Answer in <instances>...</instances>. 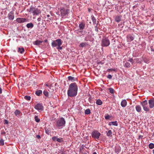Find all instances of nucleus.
Here are the masks:
<instances>
[{"label": "nucleus", "instance_id": "nucleus-21", "mask_svg": "<svg viewBox=\"0 0 154 154\" xmlns=\"http://www.w3.org/2000/svg\"><path fill=\"white\" fill-rule=\"evenodd\" d=\"M28 28H32L34 26V25L32 23H27L26 25Z\"/></svg>", "mask_w": 154, "mask_h": 154}, {"label": "nucleus", "instance_id": "nucleus-7", "mask_svg": "<svg viewBox=\"0 0 154 154\" xmlns=\"http://www.w3.org/2000/svg\"><path fill=\"white\" fill-rule=\"evenodd\" d=\"M100 133L97 131H93L91 134L92 137L95 139H98L100 136Z\"/></svg>", "mask_w": 154, "mask_h": 154}, {"label": "nucleus", "instance_id": "nucleus-61", "mask_svg": "<svg viewBox=\"0 0 154 154\" xmlns=\"http://www.w3.org/2000/svg\"><path fill=\"white\" fill-rule=\"evenodd\" d=\"M83 154H87L86 153H84Z\"/></svg>", "mask_w": 154, "mask_h": 154}, {"label": "nucleus", "instance_id": "nucleus-62", "mask_svg": "<svg viewBox=\"0 0 154 154\" xmlns=\"http://www.w3.org/2000/svg\"><path fill=\"white\" fill-rule=\"evenodd\" d=\"M25 96L26 97V96H27V95H26V96Z\"/></svg>", "mask_w": 154, "mask_h": 154}, {"label": "nucleus", "instance_id": "nucleus-9", "mask_svg": "<svg viewBox=\"0 0 154 154\" xmlns=\"http://www.w3.org/2000/svg\"><path fill=\"white\" fill-rule=\"evenodd\" d=\"M69 11V9H65L64 8H61L60 10L61 16H66V15L68 14Z\"/></svg>", "mask_w": 154, "mask_h": 154}, {"label": "nucleus", "instance_id": "nucleus-51", "mask_svg": "<svg viewBox=\"0 0 154 154\" xmlns=\"http://www.w3.org/2000/svg\"><path fill=\"white\" fill-rule=\"evenodd\" d=\"M41 20V18L40 17H39L37 19V20L38 21H40Z\"/></svg>", "mask_w": 154, "mask_h": 154}, {"label": "nucleus", "instance_id": "nucleus-26", "mask_svg": "<svg viewBox=\"0 0 154 154\" xmlns=\"http://www.w3.org/2000/svg\"><path fill=\"white\" fill-rule=\"evenodd\" d=\"M86 45L87 44L85 42H82L79 44V48H83L85 47Z\"/></svg>", "mask_w": 154, "mask_h": 154}, {"label": "nucleus", "instance_id": "nucleus-12", "mask_svg": "<svg viewBox=\"0 0 154 154\" xmlns=\"http://www.w3.org/2000/svg\"><path fill=\"white\" fill-rule=\"evenodd\" d=\"M85 24L82 22H81L79 24V28L81 30L80 31V32H83V30L85 29Z\"/></svg>", "mask_w": 154, "mask_h": 154}, {"label": "nucleus", "instance_id": "nucleus-27", "mask_svg": "<svg viewBox=\"0 0 154 154\" xmlns=\"http://www.w3.org/2000/svg\"><path fill=\"white\" fill-rule=\"evenodd\" d=\"M109 125H115V126H117L118 124L117 122L116 121L115 122H109Z\"/></svg>", "mask_w": 154, "mask_h": 154}, {"label": "nucleus", "instance_id": "nucleus-36", "mask_svg": "<svg viewBox=\"0 0 154 154\" xmlns=\"http://www.w3.org/2000/svg\"><path fill=\"white\" fill-rule=\"evenodd\" d=\"M35 121L37 122H39L40 121V119H39L38 117L36 116H35Z\"/></svg>", "mask_w": 154, "mask_h": 154}, {"label": "nucleus", "instance_id": "nucleus-11", "mask_svg": "<svg viewBox=\"0 0 154 154\" xmlns=\"http://www.w3.org/2000/svg\"><path fill=\"white\" fill-rule=\"evenodd\" d=\"M16 21L19 23H21L26 22L27 19L24 18H17L16 19Z\"/></svg>", "mask_w": 154, "mask_h": 154}, {"label": "nucleus", "instance_id": "nucleus-29", "mask_svg": "<svg viewBox=\"0 0 154 154\" xmlns=\"http://www.w3.org/2000/svg\"><path fill=\"white\" fill-rule=\"evenodd\" d=\"M112 133L111 130H109L107 133V135L109 137H110L112 136Z\"/></svg>", "mask_w": 154, "mask_h": 154}, {"label": "nucleus", "instance_id": "nucleus-19", "mask_svg": "<svg viewBox=\"0 0 154 154\" xmlns=\"http://www.w3.org/2000/svg\"><path fill=\"white\" fill-rule=\"evenodd\" d=\"M127 103L126 100H123L121 103V105L122 107H125L126 106Z\"/></svg>", "mask_w": 154, "mask_h": 154}, {"label": "nucleus", "instance_id": "nucleus-28", "mask_svg": "<svg viewBox=\"0 0 154 154\" xmlns=\"http://www.w3.org/2000/svg\"><path fill=\"white\" fill-rule=\"evenodd\" d=\"M96 103L99 105H101L103 103L102 101L100 99H98L96 100Z\"/></svg>", "mask_w": 154, "mask_h": 154}, {"label": "nucleus", "instance_id": "nucleus-14", "mask_svg": "<svg viewBox=\"0 0 154 154\" xmlns=\"http://www.w3.org/2000/svg\"><path fill=\"white\" fill-rule=\"evenodd\" d=\"M148 103L150 108H152L154 107V99H150L149 100Z\"/></svg>", "mask_w": 154, "mask_h": 154}, {"label": "nucleus", "instance_id": "nucleus-24", "mask_svg": "<svg viewBox=\"0 0 154 154\" xmlns=\"http://www.w3.org/2000/svg\"><path fill=\"white\" fill-rule=\"evenodd\" d=\"M24 49L23 48H18V51L21 54L23 53L24 52Z\"/></svg>", "mask_w": 154, "mask_h": 154}, {"label": "nucleus", "instance_id": "nucleus-60", "mask_svg": "<svg viewBox=\"0 0 154 154\" xmlns=\"http://www.w3.org/2000/svg\"><path fill=\"white\" fill-rule=\"evenodd\" d=\"M61 154H64V153H61Z\"/></svg>", "mask_w": 154, "mask_h": 154}, {"label": "nucleus", "instance_id": "nucleus-13", "mask_svg": "<svg viewBox=\"0 0 154 154\" xmlns=\"http://www.w3.org/2000/svg\"><path fill=\"white\" fill-rule=\"evenodd\" d=\"M8 17L10 20H13L14 18V16L13 11H11L8 14Z\"/></svg>", "mask_w": 154, "mask_h": 154}, {"label": "nucleus", "instance_id": "nucleus-37", "mask_svg": "<svg viewBox=\"0 0 154 154\" xmlns=\"http://www.w3.org/2000/svg\"><path fill=\"white\" fill-rule=\"evenodd\" d=\"M61 45H59L58 47H56V48L58 50V51H59L60 50H61L63 49V46L61 47L60 46Z\"/></svg>", "mask_w": 154, "mask_h": 154}, {"label": "nucleus", "instance_id": "nucleus-50", "mask_svg": "<svg viewBox=\"0 0 154 154\" xmlns=\"http://www.w3.org/2000/svg\"><path fill=\"white\" fill-rule=\"evenodd\" d=\"M36 137L38 139H40L41 138V137L39 135H37Z\"/></svg>", "mask_w": 154, "mask_h": 154}, {"label": "nucleus", "instance_id": "nucleus-42", "mask_svg": "<svg viewBox=\"0 0 154 154\" xmlns=\"http://www.w3.org/2000/svg\"><path fill=\"white\" fill-rule=\"evenodd\" d=\"M44 86H46L47 88H48V89H51V85H49L48 84H45Z\"/></svg>", "mask_w": 154, "mask_h": 154}, {"label": "nucleus", "instance_id": "nucleus-48", "mask_svg": "<svg viewBox=\"0 0 154 154\" xmlns=\"http://www.w3.org/2000/svg\"><path fill=\"white\" fill-rule=\"evenodd\" d=\"M8 122L7 120L6 119H5L4 120V124H8Z\"/></svg>", "mask_w": 154, "mask_h": 154}, {"label": "nucleus", "instance_id": "nucleus-59", "mask_svg": "<svg viewBox=\"0 0 154 154\" xmlns=\"http://www.w3.org/2000/svg\"><path fill=\"white\" fill-rule=\"evenodd\" d=\"M153 153L154 154V149L153 150Z\"/></svg>", "mask_w": 154, "mask_h": 154}, {"label": "nucleus", "instance_id": "nucleus-47", "mask_svg": "<svg viewBox=\"0 0 154 154\" xmlns=\"http://www.w3.org/2000/svg\"><path fill=\"white\" fill-rule=\"evenodd\" d=\"M128 61H130L132 63H133V60L132 58H129V59L128 60Z\"/></svg>", "mask_w": 154, "mask_h": 154}, {"label": "nucleus", "instance_id": "nucleus-15", "mask_svg": "<svg viewBox=\"0 0 154 154\" xmlns=\"http://www.w3.org/2000/svg\"><path fill=\"white\" fill-rule=\"evenodd\" d=\"M127 40H128V41L129 42H130L132 41L134 39V37L130 35H128L127 36Z\"/></svg>", "mask_w": 154, "mask_h": 154}, {"label": "nucleus", "instance_id": "nucleus-4", "mask_svg": "<svg viewBox=\"0 0 154 154\" xmlns=\"http://www.w3.org/2000/svg\"><path fill=\"white\" fill-rule=\"evenodd\" d=\"M110 44L109 40L107 37H104L102 39L101 43L102 46L107 47L110 45Z\"/></svg>", "mask_w": 154, "mask_h": 154}, {"label": "nucleus", "instance_id": "nucleus-49", "mask_svg": "<svg viewBox=\"0 0 154 154\" xmlns=\"http://www.w3.org/2000/svg\"><path fill=\"white\" fill-rule=\"evenodd\" d=\"M107 78L109 79H111L112 78V76L111 75H109L107 76Z\"/></svg>", "mask_w": 154, "mask_h": 154}, {"label": "nucleus", "instance_id": "nucleus-17", "mask_svg": "<svg viewBox=\"0 0 154 154\" xmlns=\"http://www.w3.org/2000/svg\"><path fill=\"white\" fill-rule=\"evenodd\" d=\"M14 114L15 116L18 117L20 115L22 114V113L20 110L17 109L14 112Z\"/></svg>", "mask_w": 154, "mask_h": 154}, {"label": "nucleus", "instance_id": "nucleus-58", "mask_svg": "<svg viewBox=\"0 0 154 154\" xmlns=\"http://www.w3.org/2000/svg\"><path fill=\"white\" fill-rule=\"evenodd\" d=\"M91 97H90L89 98V99H91Z\"/></svg>", "mask_w": 154, "mask_h": 154}, {"label": "nucleus", "instance_id": "nucleus-33", "mask_svg": "<svg viewBox=\"0 0 154 154\" xmlns=\"http://www.w3.org/2000/svg\"><path fill=\"white\" fill-rule=\"evenodd\" d=\"M141 103L142 106H146V105L147 104V102L146 100H145L142 102Z\"/></svg>", "mask_w": 154, "mask_h": 154}, {"label": "nucleus", "instance_id": "nucleus-52", "mask_svg": "<svg viewBox=\"0 0 154 154\" xmlns=\"http://www.w3.org/2000/svg\"><path fill=\"white\" fill-rule=\"evenodd\" d=\"M6 134V132L4 131H2L1 133V134Z\"/></svg>", "mask_w": 154, "mask_h": 154}, {"label": "nucleus", "instance_id": "nucleus-3", "mask_svg": "<svg viewBox=\"0 0 154 154\" xmlns=\"http://www.w3.org/2000/svg\"><path fill=\"white\" fill-rule=\"evenodd\" d=\"M29 12L31 13H32L33 16L38 15L41 12L40 10L38 9V8H35L32 7L30 8Z\"/></svg>", "mask_w": 154, "mask_h": 154}, {"label": "nucleus", "instance_id": "nucleus-46", "mask_svg": "<svg viewBox=\"0 0 154 154\" xmlns=\"http://www.w3.org/2000/svg\"><path fill=\"white\" fill-rule=\"evenodd\" d=\"M24 97L25 99L26 100H29L31 99V97Z\"/></svg>", "mask_w": 154, "mask_h": 154}, {"label": "nucleus", "instance_id": "nucleus-30", "mask_svg": "<svg viewBox=\"0 0 154 154\" xmlns=\"http://www.w3.org/2000/svg\"><path fill=\"white\" fill-rule=\"evenodd\" d=\"M142 106L143 107V109L144 111L147 112H148L149 111V108L146 106Z\"/></svg>", "mask_w": 154, "mask_h": 154}, {"label": "nucleus", "instance_id": "nucleus-45", "mask_svg": "<svg viewBox=\"0 0 154 154\" xmlns=\"http://www.w3.org/2000/svg\"><path fill=\"white\" fill-rule=\"evenodd\" d=\"M57 137L56 136H54V137H52V140L54 141H55L56 140H57Z\"/></svg>", "mask_w": 154, "mask_h": 154}, {"label": "nucleus", "instance_id": "nucleus-57", "mask_svg": "<svg viewBox=\"0 0 154 154\" xmlns=\"http://www.w3.org/2000/svg\"><path fill=\"white\" fill-rule=\"evenodd\" d=\"M84 33H87V32H86V31H84Z\"/></svg>", "mask_w": 154, "mask_h": 154}, {"label": "nucleus", "instance_id": "nucleus-34", "mask_svg": "<svg viewBox=\"0 0 154 154\" xmlns=\"http://www.w3.org/2000/svg\"><path fill=\"white\" fill-rule=\"evenodd\" d=\"M149 148L150 149H152L154 148V144L153 143H151L149 145Z\"/></svg>", "mask_w": 154, "mask_h": 154}, {"label": "nucleus", "instance_id": "nucleus-32", "mask_svg": "<svg viewBox=\"0 0 154 154\" xmlns=\"http://www.w3.org/2000/svg\"><path fill=\"white\" fill-rule=\"evenodd\" d=\"M124 66L126 67L129 68L131 66V65L128 62H126L125 63Z\"/></svg>", "mask_w": 154, "mask_h": 154}, {"label": "nucleus", "instance_id": "nucleus-16", "mask_svg": "<svg viewBox=\"0 0 154 154\" xmlns=\"http://www.w3.org/2000/svg\"><path fill=\"white\" fill-rule=\"evenodd\" d=\"M42 91L40 90H37L35 91V94L36 95L40 96L42 94Z\"/></svg>", "mask_w": 154, "mask_h": 154}, {"label": "nucleus", "instance_id": "nucleus-39", "mask_svg": "<svg viewBox=\"0 0 154 154\" xmlns=\"http://www.w3.org/2000/svg\"><path fill=\"white\" fill-rule=\"evenodd\" d=\"M112 71H116V69H108L107 70V72H110Z\"/></svg>", "mask_w": 154, "mask_h": 154}, {"label": "nucleus", "instance_id": "nucleus-40", "mask_svg": "<svg viewBox=\"0 0 154 154\" xmlns=\"http://www.w3.org/2000/svg\"><path fill=\"white\" fill-rule=\"evenodd\" d=\"M0 144L2 146H3L4 145V141L3 139H1L0 140Z\"/></svg>", "mask_w": 154, "mask_h": 154}, {"label": "nucleus", "instance_id": "nucleus-53", "mask_svg": "<svg viewBox=\"0 0 154 154\" xmlns=\"http://www.w3.org/2000/svg\"><path fill=\"white\" fill-rule=\"evenodd\" d=\"M143 137V136L141 135H140L139 136V138H141L142 139Z\"/></svg>", "mask_w": 154, "mask_h": 154}, {"label": "nucleus", "instance_id": "nucleus-25", "mask_svg": "<svg viewBox=\"0 0 154 154\" xmlns=\"http://www.w3.org/2000/svg\"><path fill=\"white\" fill-rule=\"evenodd\" d=\"M121 17L120 16H117L116 17L115 21L117 23H119L121 20Z\"/></svg>", "mask_w": 154, "mask_h": 154}, {"label": "nucleus", "instance_id": "nucleus-35", "mask_svg": "<svg viewBox=\"0 0 154 154\" xmlns=\"http://www.w3.org/2000/svg\"><path fill=\"white\" fill-rule=\"evenodd\" d=\"M109 92L112 94L114 93V90L112 88H109Z\"/></svg>", "mask_w": 154, "mask_h": 154}, {"label": "nucleus", "instance_id": "nucleus-44", "mask_svg": "<svg viewBox=\"0 0 154 154\" xmlns=\"http://www.w3.org/2000/svg\"><path fill=\"white\" fill-rule=\"evenodd\" d=\"M45 131L46 133L48 135H49L50 133V131L48 129H46Z\"/></svg>", "mask_w": 154, "mask_h": 154}, {"label": "nucleus", "instance_id": "nucleus-54", "mask_svg": "<svg viewBox=\"0 0 154 154\" xmlns=\"http://www.w3.org/2000/svg\"><path fill=\"white\" fill-rule=\"evenodd\" d=\"M44 41L45 42H48V40L47 39H46Z\"/></svg>", "mask_w": 154, "mask_h": 154}, {"label": "nucleus", "instance_id": "nucleus-41", "mask_svg": "<svg viewBox=\"0 0 154 154\" xmlns=\"http://www.w3.org/2000/svg\"><path fill=\"white\" fill-rule=\"evenodd\" d=\"M90 36L89 35H87L85 38V41H88L89 40Z\"/></svg>", "mask_w": 154, "mask_h": 154}, {"label": "nucleus", "instance_id": "nucleus-10", "mask_svg": "<svg viewBox=\"0 0 154 154\" xmlns=\"http://www.w3.org/2000/svg\"><path fill=\"white\" fill-rule=\"evenodd\" d=\"M35 108L38 111H43L44 110V107L42 103H38L35 106Z\"/></svg>", "mask_w": 154, "mask_h": 154}, {"label": "nucleus", "instance_id": "nucleus-20", "mask_svg": "<svg viewBox=\"0 0 154 154\" xmlns=\"http://www.w3.org/2000/svg\"><path fill=\"white\" fill-rule=\"evenodd\" d=\"M43 42V41L37 40L33 42V44L36 45H38Z\"/></svg>", "mask_w": 154, "mask_h": 154}, {"label": "nucleus", "instance_id": "nucleus-8", "mask_svg": "<svg viewBox=\"0 0 154 154\" xmlns=\"http://www.w3.org/2000/svg\"><path fill=\"white\" fill-rule=\"evenodd\" d=\"M91 20L93 22V25H96L95 26V30L97 32H98V28L97 26L98 23H97V20L93 15H92L91 17Z\"/></svg>", "mask_w": 154, "mask_h": 154}, {"label": "nucleus", "instance_id": "nucleus-55", "mask_svg": "<svg viewBox=\"0 0 154 154\" xmlns=\"http://www.w3.org/2000/svg\"><path fill=\"white\" fill-rule=\"evenodd\" d=\"M47 16L48 17H50V15H47Z\"/></svg>", "mask_w": 154, "mask_h": 154}, {"label": "nucleus", "instance_id": "nucleus-31", "mask_svg": "<svg viewBox=\"0 0 154 154\" xmlns=\"http://www.w3.org/2000/svg\"><path fill=\"white\" fill-rule=\"evenodd\" d=\"M85 114H89L91 113V111L90 109H86L85 112Z\"/></svg>", "mask_w": 154, "mask_h": 154}, {"label": "nucleus", "instance_id": "nucleus-38", "mask_svg": "<svg viewBox=\"0 0 154 154\" xmlns=\"http://www.w3.org/2000/svg\"><path fill=\"white\" fill-rule=\"evenodd\" d=\"M57 141L59 143H61L63 142V138H57Z\"/></svg>", "mask_w": 154, "mask_h": 154}, {"label": "nucleus", "instance_id": "nucleus-2", "mask_svg": "<svg viewBox=\"0 0 154 154\" xmlns=\"http://www.w3.org/2000/svg\"><path fill=\"white\" fill-rule=\"evenodd\" d=\"M66 121L63 118H61L57 120L56 123V125L57 127H62L65 125Z\"/></svg>", "mask_w": 154, "mask_h": 154}, {"label": "nucleus", "instance_id": "nucleus-56", "mask_svg": "<svg viewBox=\"0 0 154 154\" xmlns=\"http://www.w3.org/2000/svg\"><path fill=\"white\" fill-rule=\"evenodd\" d=\"M93 154H97L96 152H94L93 153Z\"/></svg>", "mask_w": 154, "mask_h": 154}, {"label": "nucleus", "instance_id": "nucleus-6", "mask_svg": "<svg viewBox=\"0 0 154 154\" xmlns=\"http://www.w3.org/2000/svg\"><path fill=\"white\" fill-rule=\"evenodd\" d=\"M54 90H53L52 91H51L48 88H45L43 91V93L45 96H48L49 95L53 96L54 95L53 94V93H54Z\"/></svg>", "mask_w": 154, "mask_h": 154}, {"label": "nucleus", "instance_id": "nucleus-22", "mask_svg": "<svg viewBox=\"0 0 154 154\" xmlns=\"http://www.w3.org/2000/svg\"><path fill=\"white\" fill-rule=\"evenodd\" d=\"M67 78L68 80L71 81L72 82L76 80L75 78L74 77H72L71 76H68Z\"/></svg>", "mask_w": 154, "mask_h": 154}, {"label": "nucleus", "instance_id": "nucleus-23", "mask_svg": "<svg viewBox=\"0 0 154 154\" xmlns=\"http://www.w3.org/2000/svg\"><path fill=\"white\" fill-rule=\"evenodd\" d=\"M121 151V148L119 147H116L115 149V152L118 154Z\"/></svg>", "mask_w": 154, "mask_h": 154}, {"label": "nucleus", "instance_id": "nucleus-18", "mask_svg": "<svg viewBox=\"0 0 154 154\" xmlns=\"http://www.w3.org/2000/svg\"><path fill=\"white\" fill-rule=\"evenodd\" d=\"M135 109H136V110L138 112H141L142 109L141 107L139 105H136L135 107Z\"/></svg>", "mask_w": 154, "mask_h": 154}, {"label": "nucleus", "instance_id": "nucleus-43", "mask_svg": "<svg viewBox=\"0 0 154 154\" xmlns=\"http://www.w3.org/2000/svg\"><path fill=\"white\" fill-rule=\"evenodd\" d=\"M105 119H110V116L109 115H108L106 116H105Z\"/></svg>", "mask_w": 154, "mask_h": 154}, {"label": "nucleus", "instance_id": "nucleus-5", "mask_svg": "<svg viewBox=\"0 0 154 154\" xmlns=\"http://www.w3.org/2000/svg\"><path fill=\"white\" fill-rule=\"evenodd\" d=\"M63 41L60 39H58L52 41L51 45L53 47H57L59 45H61Z\"/></svg>", "mask_w": 154, "mask_h": 154}, {"label": "nucleus", "instance_id": "nucleus-1", "mask_svg": "<svg viewBox=\"0 0 154 154\" xmlns=\"http://www.w3.org/2000/svg\"><path fill=\"white\" fill-rule=\"evenodd\" d=\"M78 86L75 83H71L69 85L67 91L68 96H75L77 95Z\"/></svg>", "mask_w": 154, "mask_h": 154}]
</instances>
